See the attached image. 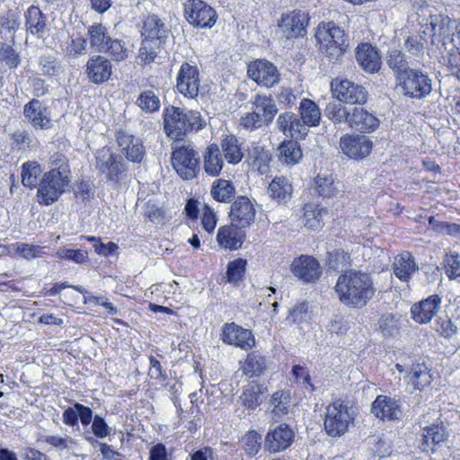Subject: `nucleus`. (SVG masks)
<instances>
[{"mask_svg": "<svg viewBox=\"0 0 460 460\" xmlns=\"http://www.w3.org/2000/svg\"><path fill=\"white\" fill-rule=\"evenodd\" d=\"M376 288L370 274L356 270L344 271L338 277L335 292L341 304L362 308L375 296Z\"/></svg>", "mask_w": 460, "mask_h": 460, "instance_id": "f257e3e1", "label": "nucleus"}, {"mask_svg": "<svg viewBox=\"0 0 460 460\" xmlns=\"http://www.w3.org/2000/svg\"><path fill=\"white\" fill-rule=\"evenodd\" d=\"M71 179L72 173L66 157L60 153L52 155L49 160V171L43 174L39 183L38 202L44 206L55 203L66 191Z\"/></svg>", "mask_w": 460, "mask_h": 460, "instance_id": "f03ea898", "label": "nucleus"}, {"mask_svg": "<svg viewBox=\"0 0 460 460\" xmlns=\"http://www.w3.org/2000/svg\"><path fill=\"white\" fill-rule=\"evenodd\" d=\"M166 135L176 141L182 140L190 131L202 129L206 122L200 112L170 106L164 112Z\"/></svg>", "mask_w": 460, "mask_h": 460, "instance_id": "7ed1b4c3", "label": "nucleus"}, {"mask_svg": "<svg viewBox=\"0 0 460 460\" xmlns=\"http://www.w3.org/2000/svg\"><path fill=\"white\" fill-rule=\"evenodd\" d=\"M315 39L320 51L331 60H337L348 47L344 31L333 22L319 23Z\"/></svg>", "mask_w": 460, "mask_h": 460, "instance_id": "20e7f679", "label": "nucleus"}, {"mask_svg": "<svg viewBox=\"0 0 460 460\" xmlns=\"http://www.w3.org/2000/svg\"><path fill=\"white\" fill-rule=\"evenodd\" d=\"M354 420V411L343 401L336 400L325 409L323 426L330 437L344 435Z\"/></svg>", "mask_w": 460, "mask_h": 460, "instance_id": "39448f33", "label": "nucleus"}, {"mask_svg": "<svg viewBox=\"0 0 460 460\" xmlns=\"http://www.w3.org/2000/svg\"><path fill=\"white\" fill-rule=\"evenodd\" d=\"M199 155L194 146L175 142L172 151V165L175 172L183 179H193L199 171Z\"/></svg>", "mask_w": 460, "mask_h": 460, "instance_id": "423d86ee", "label": "nucleus"}, {"mask_svg": "<svg viewBox=\"0 0 460 460\" xmlns=\"http://www.w3.org/2000/svg\"><path fill=\"white\" fill-rule=\"evenodd\" d=\"M95 169L102 180L118 183L127 171L123 158L104 146L95 154Z\"/></svg>", "mask_w": 460, "mask_h": 460, "instance_id": "0eeeda50", "label": "nucleus"}, {"mask_svg": "<svg viewBox=\"0 0 460 460\" xmlns=\"http://www.w3.org/2000/svg\"><path fill=\"white\" fill-rule=\"evenodd\" d=\"M403 94L413 99H422L432 91V80L419 68H412L398 81Z\"/></svg>", "mask_w": 460, "mask_h": 460, "instance_id": "6e6552de", "label": "nucleus"}, {"mask_svg": "<svg viewBox=\"0 0 460 460\" xmlns=\"http://www.w3.org/2000/svg\"><path fill=\"white\" fill-rule=\"evenodd\" d=\"M332 92L339 101L348 104H364L368 95L364 86L348 79L339 78L332 82Z\"/></svg>", "mask_w": 460, "mask_h": 460, "instance_id": "1a4fd4ad", "label": "nucleus"}, {"mask_svg": "<svg viewBox=\"0 0 460 460\" xmlns=\"http://www.w3.org/2000/svg\"><path fill=\"white\" fill-rule=\"evenodd\" d=\"M184 13L190 24L200 28H211L217 21L216 11L202 0H188Z\"/></svg>", "mask_w": 460, "mask_h": 460, "instance_id": "9d476101", "label": "nucleus"}, {"mask_svg": "<svg viewBox=\"0 0 460 460\" xmlns=\"http://www.w3.org/2000/svg\"><path fill=\"white\" fill-rule=\"evenodd\" d=\"M200 86L199 72L196 65L184 62L180 67L176 78V87L185 97L195 99Z\"/></svg>", "mask_w": 460, "mask_h": 460, "instance_id": "9b49d317", "label": "nucleus"}, {"mask_svg": "<svg viewBox=\"0 0 460 460\" xmlns=\"http://www.w3.org/2000/svg\"><path fill=\"white\" fill-rule=\"evenodd\" d=\"M340 147L349 158L360 160L371 153L373 142L365 135L346 134L340 139Z\"/></svg>", "mask_w": 460, "mask_h": 460, "instance_id": "f8f14e48", "label": "nucleus"}, {"mask_svg": "<svg viewBox=\"0 0 460 460\" xmlns=\"http://www.w3.org/2000/svg\"><path fill=\"white\" fill-rule=\"evenodd\" d=\"M308 24V13L301 10H295L283 14L279 22V27L287 39L304 37L306 34Z\"/></svg>", "mask_w": 460, "mask_h": 460, "instance_id": "ddd939ff", "label": "nucleus"}, {"mask_svg": "<svg viewBox=\"0 0 460 460\" xmlns=\"http://www.w3.org/2000/svg\"><path fill=\"white\" fill-rule=\"evenodd\" d=\"M247 74L259 85L272 87L279 81L277 67L268 60L258 59L248 65Z\"/></svg>", "mask_w": 460, "mask_h": 460, "instance_id": "4468645a", "label": "nucleus"}, {"mask_svg": "<svg viewBox=\"0 0 460 460\" xmlns=\"http://www.w3.org/2000/svg\"><path fill=\"white\" fill-rule=\"evenodd\" d=\"M294 438L295 432L293 429L283 423L268 431L264 439V446L270 453L284 451L291 446Z\"/></svg>", "mask_w": 460, "mask_h": 460, "instance_id": "2eb2a0df", "label": "nucleus"}, {"mask_svg": "<svg viewBox=\"0 0 460 460\" xmlns=\"http://www.w3.org/2000/svg\"><path fill=\"white\" fill-rule=\"evenodd\" d=\"M222 341L226 344L234 345L244 350L251 349L255 345V340L252 332L242 328L234 323L224 325Z\"/></svg>", "mask_w": 460, "mask_h": 460, "instance_id": "dca6fc26", "label": "nucleus"}, {"mask_svg": "<svg viewBox=\"0 0 460 460\" xmlns=\"http://www.w3.org/2000/svg\"><path fill=\"white\" fill-rule=\"evenodd\" d=\"M292 273L304 282H314L321 275L320 263L312 256L301 255L291 264Z\"/></svg>", "mask_w": 460, "mask_h": 460, "instance_id": "f3484780", "label": "nucleus"}, {"mask_svg": "<svg viewBox=\"0 0 460 460\" xmlns=\"http://www.w3.org/2000/svg\"><path fill=\"white\" fill-rule=\"evenodd\" d=\"M85 73L92 83L101 84L109 81L111 78L112 75V64L105 57L95 55L88 59Z\"/></svg>", "mask_w": 460, "mask_h": 460, "instance_id": "a211bd4d", "label": "nucleus"}, {"mask_svg": "<svg viewBox=\"0 0 460 460\" xmlns=\"http://www.w3.org/2000/svg\"><path fill=\"white\" fill-rule=\"evenodd\" d=\"M229 217L240 227H247L254 221L255 208L247 197L239 196L231 205Z\"/></svg>", "mask_w": 460, "mask_h": 460, "instance_id": "6ab92c4d", "label": "nucleus"}, {"mask_svg": "<svg viewBox=\"0 0 460 460\" xmlns=\"http://www.w3.org/2000/svg\"><path fill=\"white\" fill-rule=\"evenodd\" d=\"M442 299L438 295H431L411 308L412 319L420 324L428 323L441 307Z\"/></svg>", "mask_w": 460, "mask_h": 460, "instance_id": "aec40b11", "label": "nucleus"}, {"mask_svg": "<svg viewBox=\"0 0 460 460\" xmlns=\"http://www.w3.org/2000/svg\"><path fill=\"white\" fill-rule=\"evenodd\" d=\"M23 114L35 128L48 129L52 126L48 108L38 99H32L24 105Z\"/></svg>", "mask_w": 460, "mask_h": 460, "instance_id": "412c9836", "label": "nucleus"}, {"mask_svg": "<svg viewBox=\"0 0 460 460\" xmlns=\"http://www.w3.org/2000/svg\"><path fill=\"white\" fill-rule=\"evenodd\" d=\"M117 143L126 158L133 163H139L145 155L142 141L126 131H119Z\"/></svg>", "mask_w": 460, "mask_h": 460, "instance_id": "4be33fe9", "label": "nucleus"}, {"mask_svg": "<svg viewBox=\"0 0 460 460\" xmlns=\"http://www.w3.org/2000/svg\"><path fill=\"white\" fill-rule=\"evenodd\" d=\"M371 412L382 420H399L402 415L398 401L386 395H378L376 398L371 406Z\"/></svg>", "mask_w": 460, "mask_h": 460, "instance_id": "5701e85b", "label": "nucleus"}, {"mask_svg": "<svg viewBox=\"0 0 460 460\" xmlns=\"http://www.w3.org/2000/svg\"><path fill=\"white\" fill-rule=\"evenodd\" d=\"M380 124V120L367 110L355 107L352 109L349 119V127L362 133L375 131Z\"/></svg>", "mask_w": 460, "mask_h": 460, "instance_id": "b1692460", "label": "nucleus"}, {"mask_svg": "<svg viewBox=\"0 0 460 460\" xmlns=\"http://www.w3.org/2000/svg\"><path fill=\"white\" fill-rule=\"evenodd\" d=\"M392 267L395 277L402 282H409L413 273L419 271L415 258L407 251L394 257Z\"/></svg>", "mask_w": 460, "mask_h": 460, "instance_id": "393cba45", "label": "nucleus"}, {"mask_svg": "<svg viewBox=\"0 0 460 460\" xmlns=\"http://www.w3.org/2000/svg\"><path fill=\"white\" fill-rule=\"evenodd\" d=\"M242 228L243 227L232 222L228 226L220 227L217 234V240L219 245L230 250L239 249L245 237V234Z\"/></svg>", "mask_w": 460, "mask_h": 460, "instance_id": "a878e982", "label": "nucleus"}, {"mask_svg": "<svg viewBox=\"0 0 460 460\" xmlns=\"http://www.w3.org/2000/svg\"><path fill=\"white\" fill-rule=\"evenodd\" d=\"M423 441L420 446L422 452L429 454L436 451V447L447 439V432L442 424H433L422 429Z\"/></svg>", "mask_w": 460, "mask_h": 460, "instance_id": "bb28decb", "label": "nucleus"}, {"mask_svg": "<svg viewBox=\"0 0 460 460\" xmlns=\"http://www.w3.org/2000/svg\"><path fill=\"white\" fill-rule=\"evenodd\" d=\"M278 128L287 137L297 138L306 135V128L293 112L286 111L279 115L276 121Z\"/></svg>", "mask_w": 460, "mask_h": 460, "instance_id": "cd10ccee", "label": "nucleus"}, {"mask_svg": "<svg viewBox=\"0 0 460 460\" xmlns=\"http://www.w3.org/2000/svg\"><path fill=\"white\" fill-rule=\"evenodd\" d=\"M252 111L265 126L270 125L278 113V107L270 95L257 93L252 101Z\"/></svg>", "mask_w": 460, "mask_h": 460, "instance_id": "c85d7f7f", "label": "nucleus"}, {"mask_svg": "<svg viewBox=\"0 0 460 460\" xmlns=\"http://www.w3.org/2000/svg\"><path fill=\"white\" fill-rule=\"evenodd\" d=\"M356 59L359 66L369 73L378 71L381 66L377 49L368 43H362L358 46Z\"/></svg>", "mask_w": 460, "mask_h": 460, "instance_id": "c756f323", "label": "nucleus"}, {"mask_svg": "<svg viewBox=\"0 0 460 460\" xmlns=\"http://www.w3.org/2000/svg\"><path fill=\"white\" fill-rule=\"evenodd\" d=\"M169 29L156 14H148L143 22L141 35L143 39L156 40L164 42Z\"/></svg>", "mask_w": 460, "mask_h": 460, "instance_id": "7c9ffc66", "label": "nucleus"}, {"mask_svg": "<svg viewBox=\"0 0 460 460\" xmlns=\"http://www.w3.org/2000/svg\"><path fill=\"white\" fill-rule=\"evenodd\" d=\"M86 41L97 52L106 51L111 36L108 28L102 23H93L87 28Z\"/></svg>", "mask_w": 460, "mask_h": 460, "instance_id": "2f4dec72", "label": "nucleus"}, {"mask_svg": "<svg viewBox=\"0 0 460 460\" xmlns=\"http://www.w3.org/2000/svg\"><path fill=\"white\" fill-rule=\"evenodd\" d=\"M385 60L397 82L404 76L409 70L412 69V67L409 66L405 54L398 49H389L386 52Z\"/></svg>", "mask_w": 460, "mask_h": 460, "instance_id": "473e14b6", "label": "nucleus"}, {"mask_svg": "<svg viewBox=\"0 0 460 460\" xmlns=\"http://www.w3.org/2000/svg\"><path fill=\"white\" fill-rule=\"evenodd\" d=\"M266 388L256 381L249 383L243 387L240 400L244 407L253 410L266 398Z\"/></svg>", "mask_w": 460, "mask_h": 460, "instance_id": "72a5a7b5", "label": "nucleus"}, {"mask_svg": "<svg viewBox=\"0 0 460 460\" xmlns=\"http://www.w3.org/2000/svg\"><path fill=\"white\" fill-rule=\"evenodd\" d=\"M25 27L28 32L40 37L47 27V16L39 7L31 5L25 12Z\"/></svg>", "mask_w": 460, "mask_h": 460, "instance_id": "f704fd0d", "label": "nucleus"}, {"mask_svg": "<svg viewBox=\"0 0 460 460\" xmlns=\"http://www.w3.org/2000/svg\"><path fill=\"white\" fill-rule=\"evenodd\" d=\"M299 119L304 128L317 127L321 121L322 112L318 105L308 98H304L300 102Z\"/></svg>", "mask_w": 460, "mask_h": 460, "instance_id": "c9c22d12", "label": "nucleus"}, {"mask_svg": "<svg viewBox=\"0 0 460 460\" xmlns=\"http://www.w3.org/2000/svg\"><path fill=\"white\" fill-rule=\"evenodd\" d=\"M248 159L252 168L259 173L264 174L269 171L271 155L264 146L252 143L248 149Z\"/></svg>", "mask_w": 460, "mask_h": 460, "instance_id": "e433bc0d", "label": "nucleus"}, {"mask_svg": "<svg viewBox=\"0 0 460 460\" xmlns=\"http://www.w3.org/2000/svg\"><path fill=\"white\" fill-rule=\"evenodd\" d=\"M204 170L210 176H217L223 166L224 160L221 155L220 149L217 145H209L204 153Z\"/></svg>", "mask_w": 460, "mask_h": 460, "instance_id": "4c0bfd02", "label": "nucleus"}, {"mask_svg": "<svg viewBox=\"0 0 460 460\" xmlns=\"http://www.w3.org/2000/svg\"><path fill=\"white\" fill-rule=\"evenodd\" d=\"M210 193L217 201L228 203L235 195V187L231 181L217 179L213 182Z\"/></svg>", "mask_w": 460, "mask_h": 460, "instance_id": "58836bf2", "label": "nucleus"}, {"mask_svg": "<svg viewBox=\"0 0 460 460\" xmlns=\"http://www.w3.org/2000/svg\"><path fill=\"white\" fill-rule=\"evenodd\" d=\"M221 149L229 164H236L243 157L238 138L234 135H226L221 141Z\"/></svg>", "mask_w": 460, "mask_h": 460, "instance_id": "ea45409f", "label": "nucleus"}, {"mask_svg": "<svg viewBox=\"0 0 460 460\" xmlns=\"http://www.w3.org/2000/svg\"><path fill=\"white\" fill-rule=\"evenodd\" d=\"M430 26L433 35H438L442 39H448L454 35L456 22L448 16L434 15L430 16Z\"/></svg>", "mask_w": 460, "mask_h": 460, "instance_id": "a19ab883", "label": "nucleus"}, {"mask_svg": "<svg viewBox=\"0 0 460 460\" xmlns=\"http://www.w3.org/2000/svg\"><path fill=\"white\" fill-rule=\"evenodd\" d=\"M408 383L414 390H423L430 385L432 377L428 368L423 365H413L408 373Z\"/></svg>", "mask_w": 460, "mask_h": 460, "instance_id": "79ce46f5", "label": "nucleus"}, {"mask_svg": "<svg viewBox=\"0 0 460 460\" xmlns=\"http://www.w3.org/2000/svg\"><path fill=\"white\" fill-rule=\"evenodd\" d=\"M279 160L288 164L293 165L302 158V150L300 145L294 140L284 141L279 147Z\"/></svg>", "mask_w": 460, "mask_h": 460, "instance_id": "37998d69", "label": "nucleus"}, {"mask_svg": "<svg viewBox=\"0 0 460 460\" xmlns=\"http://www.w3.org/2000/svg\"><path fill=\"white\" fill-rule=\"evenodd\" d=\"M136 104L146 113L157 111L161 106L158 89H146L141 92Z\"/></svg>", "mask_w": 460, "mask_h": 460, "instance_id": "c03bdc74", "label": "nucleus"}, {"mask_svg": "<svg viewBox=\"0 0 460 460\" xmlns=\"http://www.w3.org/2000/svg\"><path fill=\"white\" fill-rule=\"evenodd\" d=\"M324 115L334 124L349 123L350 112L337 98L330 101L325 109Z\"/></svg>", "mask_w": 460, "mask_h": 460, "instance_id": "a18cd8bd", "label": "nucleus"}, {"mask_svg": "<svg viewBox=\"0 0 460 460\" xmlns=\"http://www.w3.org/2000/svg\"><path fill=\"white\" fill-rule=\"evenodd\" d=\"M268 191L272 199L282 202L290 198L292 186L287 178L275 177L270 183Z\"/></svg>", "mask_w": 460, "mask_h": 460, "instance_id": "49530a36", "label": "nucleus"}, {"mask_svg": "<svg viewBox=\"0 0 460 460\" xmlns=\"http://www.w3.org/2000/svg\"><path fill=\"white\" fill-rule=\"evenodd\" d=\"M304 210L305 226L313 230L321 228L323 216L327 215V210L312 204L306 205Z\"/></svg>", "mask_w": 460, "mask_h": 460, "instance_id": "de8ad7c7", "label": "nucleus"}, {"mask_svg": "<svg viewBox=\"0 0 460 460\" xmlns=\"http://www.w3.org/2000/svg\"><path fill=\"white\" fill-rule=\"evenodd\" d=\"M314 182L315 191L323 198L335 196L339 191L331 174H318Z\"/></svg>", "mask_w": 460, "mask_h": 460, "instance_id": "09e8293b", "label": "nucleus"}, {"mask_svg": "<svg viewBox=\"0 0 460 460\" xmlns=\"http://www.w3.org/2000/svg\"><path fill=\"white\" fill-rule=\"evenodd\" d=\"M265 368V358L255 353L249 354L242 367L243 373L250 377L260 376Z\"/></svg>", "mask_w": 460, "mask_h": 460, "instance_id": "8fccbe9b", "label": "nucleus"}, {"mask_svg": "<svg viewBox=\"0 0 460 460\" xmlns=\"http://www.w3.org/2000/svg\"><path fill=\"white\" fill-rule=\"evenodd\" d=\"M163 43L156 40L143 39L138 54L140 61L146 65L154 62Z\"/></svg>", "mask_w": 460, "mask_h": 460, "instance_id": "3c124183", "label": "nucleus"}, {"mask_svg": "<svg viewBox=\"0 0 460 460\" xmlns=\"http://www.w3.org/2000/svg\"><path fill=\"white\" fill-rule=\"evenodd\" d=\"M378 329L385 337H394L399 333V318L391 314H383L378 320Z\"/></svg>", "mask_w": 460, "mask_h": 460, "instance_id": "603ef678", "label": "nucleus"}, {"mask_svg": "<svg viewBox=\"0 0 460 460\" xmlns=\"http://www.w3.org/2000/svg\"><path fill=\"white\" fill-rule=\"evenodd\" d=\"M0 61L8 68L15 69L22 62L19 52L13 46L7 43L0 45Z\"/></svg>", "mask_w": 460, "mask_h": 460, "instance_id": "864d4df0", "label": "nucleus"}, {"mask_svg": "<svg viewBox=\"0 0 460 460\" xmlns=\"http://www.w3.org/2000/svg\"><path fill=\"white\" fill-rule=\"evenodd\" d=\"M431 228L442 234H448L460 239V225L438 220L435 217L429 218Z\"/></svg>", "mask_w": 460, "mask_h": 460, "instance_id": "5fc2aeb1", "label": "nucleus"}, {"mask_svg": "<svg viewBox=\"0 0 460 460\" xmlns=\"http://www.w3.org/2000/svg\"><path fill=\"white\" fill-rule=\"evenodd\" d=\"M270 403L273 407L272 411L276 416L285 415L288 412L289 395L283 391H278L272 394Z\"/></svg>", "mask_w": 460, "mask_h": 460, "instance_id": "6e6d98bb", "label": "nucleus"}, {"mask_svg": "<svg viewBox=\"0 0 460 460\" xmlns=\"http://www.w3.org/2000/svg\"><path fill=\"white\" fill-rule=\"evenodd\" d=\"M40 172V165L36 163H25L22 168V182L24 186L33 188L37 185Z\"/></svg>", "mask_w": 460, "mask_h": 460, "instance_id": "4d7b16f0", "label": "nucleus"}, {"mask_svg": "<svg viewBox=\"0 0 460 460\" xmlns=\"http://www.w3.org/2000/svg\"><path fill=\"white\" fill-rule=\"evenodd\" d=\"M425 38L419 34L409 35L404 41V49L411 56L419 58L423 56Z\"/></svg>", "mask_w": 460, "mask_h": 460, "instance_id": "13d9d810", "label": "nucleus"}, {"mask_svg": "<svg viewBox=\"0 0 460 460\" xmlns=\"http://www.w3.org/2000/svg\"><path fill=\"white\" fill-rule=\"evenodd\" d=\"M261 437L254 430L247 432L243 438V447L249 456H254L258 454L261 445Z\"/></svg>", "mask_w": 460, "mask_h": 460, "instance_id": "bf43d9fd", "label": "nucleus"}, {"mask_svg": "<svg viewBox=\"0 0 460 460\" xmlns=\"http://www.w3.org/2000/svg\"><path fill=\"white\" fill-rule=\"evenodd\" d=\"M56 254L59 259L72 261L78 264L84 262L88 258V253L85 250L70 249L66 247L59 248Z\"/></svg>", "mask_w": 460, "mask_h": 460, "instance_id": "052dcab7", "label": "nucleus"}, {"mask_svg": "<svg viewBox=\"0 0 460 460\" xmlns=\"http://www.w3.org/2000/svg\"><path fill=\"white\" fill-rule=\"evenodd\" d=\"M40 71L42 75L54 76L60 70V65L53 56H41L39 60Z\"/></svg>", "mask_w": 460, "mask_h": 460, "instance_id": "680f3d73", "label": "nucleus"}, {"mask_svg": "<svg viewBox=\"0 0 460 460\" xmlns=\"http://www.w3.org/2000/svg\"><path fill=\"white\" fill-rule=\"evenodd\" d=\"M246 263V260L241 258L230 261L226 270L227 280L233 283L239 281L243 278Z\"/></svg>", "mask_w": 460, "mask_h": 460, "instance_id": "e2e57ef3", "label": "nucleus"}, {"mask_svg": "<svg viewBox=\"0 0 460 460\" xmlns=\"http://www.w3.org/2000/svg\"><path fill=\"white\" fill-rule=\"evenodd\" d=\"M86 39H72L70 42L66 44L63 51L68 57L77 58L78 56L84 55L86 53Z\"/></svg>", "mask_w": 460, "mask_h": 460, "instance_id": "0e129e2a", "label": "nucleus"}, {"mask_svg": "<svg viewBox=\"0 0 460 460\" xmlns=\"http://www.w3.org/2000/svg\"><path fill=\"white\" fill-rule=\"evenodd\" d=\"M310 305L308 302H302L295 305L289 312V318L297 323L307 321L310 318Z\"/></svg>", "mask_w": 460, "mask_h": 460, "instance_id": "69168bd1", "label": "nucleus"}, {"mask_svg": "<svg viewBox=\"0 0 460 460\" xmlns=\"http://www.w3.org/2000/svg\"><path fill=\"white\" fill-rule=\"evenodd\" d=\"M19 26V15L12 10H8L0 17V27L8 32H14Z\"/></svg>", "mask_w": 460, "mask_h": 460, "instance_id": "338daca9", "label": "nucleus"}, {"mask_svg": "<svg viewBox=\"0 0 460 460\" xmlns=\"http://www.w3.org/2000/svg\"><path fill=\"white\" fill-rule=\"evenodd\" d=\"M445 261L447 277L449 279L460 278V255L457 253L447 254Z\"/></svg>", "mask_w": 460, "mask_h": 460, "instance_id": "774afa93", "label": "nucleus"}]
</instances>
